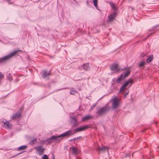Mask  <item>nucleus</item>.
Returning a JSON list of instances; mask_svg holds the SVG:
<instances>
[{
	"label": "nucleus",
	"mask_w": 159,
	"mask_h": 159,
	"mask_svg": "<svg viewBox=\"0 0 159 159\" xmlns=\"http://www.w3.org/2000/svg\"><path fill=\"white\" fill-rule=\"evenodd\" d=\"M21 51L20 49L15 50L10 53L9 55L5 56L3 57L0 58V63L5 62L10 59L12 56L16 54L18 52Z\"/></svg>",
	"instance_id": "obj_1"
},
{
	"label": "nucleus",
	"mask_w": 159,
	"mask_h": 159,
	"mask_svg": "<svg viewBox=\"0 0 159 159\" xmlns=\"http://www.w3.org/2000/svg\"><path fill=\"white\" fill-rule=\"evenodd\" d=\"M133 80L132 78H130L128 79L127 81H126L122 85L121 87L120 90V92H123V94L124 93V91L127 89L126 87V86H129L128 89L131 86V85L133 83Z\"/></svg>",
	"instance_id": "obj_2"
},
{
	"label": "nucleus",
	"mask_w": 159,
	"mask_h": 159,
	"mask_svg": "<svg viewBox=\"0 0 159 159\" xmlns=\"http://www.w3.org/2000/svg\"><path fill=\"white\" fill-rule=\"evenodd\" d=\"M110 107L107 105H106L98 110L97 114L98 116H102L106 114L109 110Z\"/></svg>",
	"instance_id": "obj_3"
},
{
	"label": "nucleus",
	"mask_w": 159,
	"mask_h": 159,
	"mask_svg": "<svg viewBox=\"0 0 159 159\" xmlns=\"http://www.w3.org/2000/svg\"><path fill=\"white\" fill-rule=\"evenodd\" d=\"M61 140L59 138L58 136L52 135L50 138L46 139L43 141V143L48 144L51 143L59 142Z\"/></svg>",
	"instance_id": "obj_4"
},
{
	"label": "nucleus",
	"mask_w": 159,
	"mask_h": 159,
	"mask_svg": "<svg viewBox=\"0 0 159 159\" xmlns=\"http://www.w3.org/2000/svg\"><path fill=\"white\" fill-rule=\"evenodd\" d=\"M110 69L112 71L115 70L116 72H118L120 70H125L126 68H124L121 69L118 63H114L111 66Z\"/></svg>",
	"instance_id": "obj_5"
},
{
	"label": "nucleus",
	"mask_w": 159,
	"mask_h": 159,
	"mask_svg": "<svg viewBox=\"0 0 159 159\" xmlns=\"http://www.w3.org/2000/svg\"><path fill=\"white\" fill-rule=\"evenodd\" d=\"M75 134L74 132L71 130H69L63 133L58 135V137L59 138L61 137H63L67 136L68 137L72 135Z\"/></svg>",
	"instance_id": "obj_6"
},
{
	"label": "nucleus",
	"mask_w": 159,
	"mask_h": 159,
	"mask_svg": "<svg viewBox=\"0 0 159 159\" xmlns=\"http://www.w3.org/2000/svg\"><path fill=\"white\" fill-rule=\"evenodd\" d=\"M116 14L115 11L113 12L112 14H110L108 17L107 21L108 23L112 22L115 19Z\"/></svg>",
	"instance_id": "obj_7"
},
{
	"label": "nucleus",
	"mask_w": 159,
	"mask_h": 159,
	"mask_svg": "<svg viewBox=\"0 0 159 159\" xmlns=\"http://www.w3.org/2000/svg\"><path fill=\"white\" fill-rule=\"evenodd\" d=\"M1 122L3 123V124L2 125V126L7 129H10L12 126L11 123L9 122L8 121L6 120L5 121H3Z\"/></svg>",
	"instance_id": "obj_8"
},
{
	"label": "nucleus",
	"mask_w": 159,
	"mask_h": 159,
	"mask_svg": "<svg viewBox=\"0 0 159 159\" xmlns=\"http://www.w3.org/2000/svg\"><path fill=\"white\" fill-rule=\"evenodd\" d=\"M40 75L43 78H46L51 75V70H50L49 71L45 70H43L40 73Z\"/></svg>",
	"instance_id": "obj_9"
},
{
	"label": "nucleus",
	"mask_w": 159,
	"mask_h": 159,
	"mask_svg": "<svg viewBox=\"0 0 159 159\" xmlns=\"http://www.w3.org/2000/svg\"><path fill=\"white\" fill-rule=\"evenodd\" d=\"M120 103V101L118 98H114L112 102V107L115 109L118 107Z\"/></svg>",
	"instance_id": "obj_10"
},
{
	"label": "nucleus",
	"mask_w": 159,
	"mask_h": 159,
	"mask_svg": "<svg viewBox=\"0 0 159 159\" xmlns=\"http://www.w3.org/2000/svg\"><path fill=\"white\" fill-rule=\"evenodd\" d=\"M89 128V126L88 125H86L81 127H79L74 129V133H75L78 132L84 131L87 129L88 128Z\"/></svg>",
	"instance_id": "obj_11"
},
{
	"label": "nucleus",
	"mask_w": 159,
	"mask_h": 159,
	"mask_svg": "<svg viewBox=\"0 0 159 159\" xmlns=\"http://www.w3.org/2000/svg\"><path fill=\"white\" fill-rule=\"evenodd\" d=\"M38 152L39 155H42L44 153L45 151V148H43L42 146H38L35 148Z\"/></svg>",
	"instance_id": "obj_12"
},
{
	"label": "nucleus",
	"mask_w": 159,
	"mask_h": 159,
	"mask_svg": "<svg viewBox=\"0 0 159 159\" xmlns=\"http://www.w3.org/2000/svg\"><path fill=\"white\" fill-rule=\"evenodd\" d=\"M21 116V113L20 112H17L14 113L11 118V119L13 120H16L19 119Z\"/></svg>",
	"instance_id": "obj_13"
},
{
	"label": "nucleus",
	"mask_w": 159,
	"mask_h": 159,
	"mask_svg": "<svg viewBox=\"0 0 159 159\" xmlns=\"http://www.w3.org/2000/svg\"><path fill=\"white\" fill-rule=\"evenodd\" d=\"M81 67L85 71H88L90 69V66L88 63H84L81 66Z\"/></svg>",
	"instance_id": "obj_14"
},
{
	"label": "nucleus",
	"mask_w": 159,
	"mask_h": 159,
	"mask_svg": "<svg viewBox=\"0 0 159 159\" xmlns=\"http://www.w3.org/2000/svg\"><path fill=\"white\" fill-rule=\"evenodd\" d=\"M124 79H125L124 78H123V73H122L118 77L115 81V82L117 84H120L121 81Z\"/></svg>",
	"instance_id": "obj_15"
},
{
	"label": "nucleus",
	"mask_w": 159,
	"mask_h": 159,
	"mask_svg": "<svg viewBox=\"0 0 159 159\" xmlns=\"http://www.w3.org/2000/svg\"><path fill=\"white\" fill-rule=\"evenodd\" d=\"M97 149L99 151V153H100V151L102 152H104L106 149H108V147L106 146H103V147H98Z\"/></svg>",
	"instance_id": "obj_16"
},
{
	"label": "nucleus",
	"mask_w": 159,
	"mask_h": 159,
	"mask_svg": "<svg viewBox=\"0 0 159 159\" xmlns=\"http://www.w3.org/2000/svg\"><path fill=\"white\" fill-rule=\"evenodd\" d=\"M92 116L90 115H87L83 117L82 119L81 120L82 121H86L92 118Z\"/></svg>",
	"instance_id": "obj_17"
},
{
	"label": "nucleus",
	"mask_w": 159,
	"mask_h": 159,
	"mask_svg": "<svg viewBox=\"0 0 159 159\" xmlns=\"http://www.w3.org/2000/svg\"><path fill=\"white\" fill-rule=\"evenodd\" d=\"M153 59V55L152 54L150 55L146 59V62L149 63L151 62Z\"/></svg>",
	"instance_id": "obj_18"
},
{
	"label": "nucleus",
	"mask_w": 159,
	"mask_h": 159,
	"mask_svg": "<svg viewBox=\"0 0 159 159\" xmlns=\"http://www.w3.org/2000/svg\"><path fill=\"white\" fill-rule=\"evenodd\" d=\"M130 73V71L129 70H127L124 73V74H123V78H125L128 76Z\"/></svg>",
	"instance_id": "obj_19"
},
{
	"label": "nucleus",
	"mask_w": 159,
	"mask_h": 159,
	"mask_svg": "<svg viewBox=\"0 0 159 159\" xmlns=\"http://www.w3.org/2000/svg\"><path fill=\"white\" fill-rule=\"evenodd\" d=\"M77 93V91L73 88H72L70 91V93L71 95H74Z\"/></svg>",
	"instance_id": "obj_20"
},
{
	"label": "nucleus",
	"mask_w": 159,
	"mask_h": 159,
	"mask_svg": "<svg viewBox=\"0 0 159 159\" xmlns=\"http://www.w3.org/2000/svg\"><path fill=\"white\" fill-rule=\"evenodd\" d=\"M27 147V146L26 145H22L19 147L18 148L17 150H24L26 149Z\"/></svg>",
	"instance_id": "obj_21"
},
{
	"label": "nucleus",
	"mask_w": 159,
	"mask_h": 159,
	"mask_svg": "<svg viewBox=\"0 0 159 159\" xmlns=\"http://www.w3.org/2000/svg\"><path fill=\"white\" fill-rule=\"evenodd\" d=\"M7 80L11 81L12 80V77L10 73H9L7 77Z\"/></svg>",
	"instance_id": "obj_22"
},
{
	"label": "nucleus",
	"mask_w": 159,
	"mask_h": 159,
	"mask_svg": "<svg viewBox=\"0 0 159 159\" xmlns=\"http://www.w3.org/2000/svg\"><path fill=\"white\" fill-rule=\"evenodd\" d=\"M110 5L111 6L112 9H113L114 11H116V10L117 7L116 6H115L114 4L112 3L111 4H110Z\"/></svg>",
	"instance_id": "obj_23"
},
{
	"label": "nucleus",
	"mask_w": 159,
	"mask_h": 159,
	"mask_svg": "<svg viewBox=\"0 0 159 159\" xmlns=\"http://www.w3.org/2000/svg\"><path fill=\"white\" fill-rule=\"evenodd\" d=\"M146 64L144 61H141L138 65V66L140 67L143 66Z\"/></svg>",
	"instance_id": "obj_24"
},
{
	"label": "nucleus",
	"mask_w": 159,
	"mask_h": 159,
	"mask_svg": "<svg viewBox=\"0 0 159 159\" xmlns=\"http://www.w3.org/2000/svg\"><path fill=\"white\" fill-rule=\"evenodd\" d=\"M71 119L72 120L74 121L75 124L76 125H77V121L76 117L74 116L72 117Z\"/></svg>",
	"instance_id": "obj_25"
},
{
	"label": "nucleus",
	"mask_w": 159,
	"mask_h": 159,
	"mask_svg": "<svg viewBox=\"0 0 159 159\" xmlns=\"http://www.w3.org/2000/svg\"><path fill=\"white\" fill-rule=\"evenodd\" d=\"M93 4H94V6L96 8H97L98 7L97 4H98V0H93Z\"/></svg>",
	"instance_id": "obj_26"
},
{
	"label": "nucleus",
	"mask_w": 159,
	"mask_h": 159,
	"mask_svg": "<svg viewBox=\"0 0 159 159\" xmlns=\"http://www.w3.org/2000/svg\"><path fill=\"white\" fill-rule=\"evenodd\" d=\"M73 153L74 154H76L77 153V149L74 147H72Z\"/></svg>",
	"instance_id": "obj_27"
},
{
	"label": "nucleus",
	"mask_w": 159,
	"mask_h": 159,
	"mask_svg": "<svg viewBox=\"0 0 159 159\" xmlns=\"http://www.w3.org/2000/svg\"><path fill=\"white\" fill-rule=\"evenodd\" d=\"M127 89V92L124 94L123 97L124 98H125L127 96L128 94V93L129 92V89Z\"/></svg>",
	"instance_id": "obj_28"
},
{
	"label": "nucleus",
	"mask_w": 159,
	"mask_h": 159,
	"mask_svg": "<svg viewBox=\"0 0 159 159\" xmlns=\"http://www.w3.org/2000/svg\"><path fill=\"white\" fill-rule=\"evenodd\" d=\"M36 141H37V139H34L31 141L30 142V143L32 144H33L35 143H36Z\"/></svg>",
	"instance_id": "obj_29"
},
{
	"label": "nucleus",
	"mask_w": 159,
	"mask_h": 159,
	"mask_svg": "<svg viewBox=\"0 0 159 159\" xmlns=\"http://www.w3.org/2000/svg\"><path fill=\"white\" fill-rule=\"evenodd\" d=\"M42 159H49L48 156L46 154H44L42 157Z\"/></svg>",
	"instance_id": "obj_30"
},
{
	"label": "nucleus",
	"mask_w": 159,
	"mask_h": 159,
	"mask_svg": "<svg viewBox=\"0 0 159 159\" xmlns=\"http://www.w3.org/2000/svg\"><path fill=\"white\" fill-rule=\"evenodd\" d=\"M4 77V75L3 73L0 72V80L2 79Z\"/></svg>",
	"instance_id": "obj_31"
},
{
	"label": "nucleus",
	"mask_w": 159,
	"mask_h": 159,
	"mask_svg": "<svg viewBox=\"0 0 159 159\" xmlns=\"http://www.w3.org/2000/svg\"><path fill=\"white\" fill-rule=\"evenodd\" d=\"M5 1L8 2L9 4H11L13 3V2L11 0H5Z\"/></svg>",
	"instance_id": "obj_32"
},
{
	"label": "nucleus",
	"mask_w": 159,
	"mask_h": 159,
	"mask_svg": "<svg viewBox=\"0 0 159 159\" xmlns=\"http://www.w3.org/2000/svg\"><path fill=\"white\" fill-rule=\"evenodd\" d=\"M159 26V24H158L157 25H155L153 27V28L152 29V30H154L155 29L157 28Z\"/></svg>",
	"instance_id": "obj_33"
},
{
	"label": "nucleus",
	"mask_w": 159,
	"mask_h": 159,
	"mask_svg": "<svg viewBox=\"0 0 159 159\" xmlns=\"http://www.w3.org/2000/svg\"><path fill=\"white\" fill-rule=\"evenodd\" d=\"M96 104H94L93 105L90 107V109L91 110H93V109L94 108V107H95L96 106Z\"/></svg>",
	"instance_id": "obj_34"
},
{
	"label": "nucleus",
	"mask_w": 159,
	"mask_h": 159,
	"mask_svg": "<svg viewBox=\"0 0 159 159\" xmlns=\"http://www.w3.org/2000/svg\"><path fill=\"white\" fill-rule=\"evenodd\" d=\"M147 55V53H142L141 54V56L142 57H144L145 56H146Z\"/></svg>",
	"instance_id": "obj_35"
},
{
	"label": "nucleus",
	"mask_w": 159,
	"mask_h": 159,
	"mask_svg": "<svg viewBox=\"0 0 159 159\" xmlns=\"http://www.w3.org/2000/svg\"><path fill=\"white\" fill-rule=\"evenodd\" d=\"M21 153H18V154H17L16 155H15L12 156V157H15L16 156H18V155H19Z\"/></svg>",
	"instance_id": "obj_36"
},
{
	"label": "nucleus",
	"mask_w": 159,
	"mask_h": 159,
	"mask_svg": "<svg viewBox=\"0 0 159 159\" xmlns=\"http://www.w3.org/2000/svg\"><path fill=\"white\" fill-rule=\"evenodd\" d=\"M82 138L81 136H79L78 137H77V138H75V140L76 139H80Z\"/></svg>",
	"instance_id": "obj_37"
},
{
	"label": "nucleus",
	"mask_w": 159,
	"mask_h": 159,
	"mask_svg": "<svg viewBox=\"0 0 159 159\" xmlns=\"http://www.w3.org/2000/svg\"><path fill=\"white\" fill-rule=\"evenodd\" d=\"M75 138H74L73 139H71L69 140V141H75Z\"/></svg>",
	"instance_id": "obj_38"
},
{
	"label": "nucleus",
	"mask_w": 159,
	"mask_h": 159,
	"mask_svg": "<svg viewBox=\"0 0 159 159\" xmlns=\"http://www.w3.org/2000/svg\"><path fill=\"white\" fill-rule=\"evenodd\" d=\"M116 80V79L115 78H113L112 79V81L114 82H115V81Z\"/></svg>",
	"instance_id": "obj_39"
},
{
	"label": "nucleus",
	"mask_w": 159,
	"mask_h": 159,
	"mask_svg": "<svg viewBox=\"0 0 159 159\" xmlns=\"http://www.w3.org/2000/svg\"><path fill=\"white\" fill-rule=\"evenodd\" d=\"M52 159H55V156L54 154L52 155Z\"/></svg>",
	"instance_id": "obj_40"
},
{
	"label": "nucleus",
	"mask_w": 159,
	"mask_h": 159,
	"mask_svg": "<svg viewBox=\"0 0 159 159\" xmlns=\"http://www.w3.org/2000/svg\"><path fill=\"white\" fill-rule=\"evenodd\" d=\"M144 132V131H143V130H142V132Z\"/></svg>",
	"instance_id": "obj_41"
},
{
	"label": "nucleus",
	"mask_w": 159,
	"mask_h": 159,
	"mask_svg": "<svg viewBox=\"0 0 159 159\" xmlns=\"http://www.w3.org/2000/svg\"><path fill=\"white\" fill-rule=\"evenodd\" d=\"M142 158H144V156H142Z\"/></svg>",
	"instance_id": "obj_42"
},
{
	"label": "nucleus",
	"mask_w": 159,
	"mask_h": 159,
	"mask_svg": "<svg viewBox=\"0 0 159 159\" xmlns=\"http://www.w3.org/2000/svg\"><path fill=\"white\" fill-rule=\"evenodd\" d=\"M159 146H158V147H157V148H159Z\"/></svg>",
	"instance_id": "obj_43"
}]
</instances>
